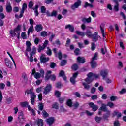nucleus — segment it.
<instances>
[{"label":"nucleus","mask_w":126,"mask_h":126,"mask_svg":"<svg viewBox=\"0 0 126 126\" xmlns=\"http://www.w3.org/2000/svg\"><path fill=\"white\" fill-rule=\"evenodd\" d=\"M87 77L85 79V82H83L82 85L86 90H88L89 89H90V85H89V84L93 82L94 78L98 79V78H99V75L90 72L87 74Z\"/></svg>","instance_id":"1"},{"label":"nucleus","mask_w":126,"mask_h":126,"mask_svg":"<svg viewBox=\"0 0 126 126\" xmlns=\"http://www.w3.org/2000/svg\"><path fill=\"white\" fill-rule=\"evenodd\" d=\"M20 30H21V25H18L14 29L10 30L9 33L11 36L15 37V36H16L18 40H19L20 39Z\"/></svg>","instance_id":"2"},{"label":"nucleus","mask_w":126,"mask_h":126,"mask_svg":"<svg viewBox=\"0 0 126 126\" xmlns=\"http://www.w3.org/2000/svg\"><path fill=\"white\" fill-rule=\"evenodd\" d=\"M38 110H37L38 115H41V111H42V114L43 118H47L48 113L45 110H44V104L43 103H39L38 105Z\"/></svg>","instance_id":"3"},{"label":"nucleus","mask_w":126,"mask_h":126,"mask_svg":"<svg viewBox=\"0 0 126 126\" xmlns=\"http://www.w3.org/2000/svg\"><path fill=\"white\" fill-rule=\"evenodd\" d=\"M36 53H37V48L35 47V46H33L32 52H31L30 53V62L31 63L34 62V58L33 57V56L36 55Z\"/></svg>","instance_id":"4"},{"label":"nucleus","mask_w":126,"mask_h":126,"mask_svg":"<svg viewBox=\"0 0 126 126\" xmlns=\"http://www.w3.org/2000/svg\"><path fill=\"white\" fill-rule=\"evenodd\" d=\"M81 0H77V2H75L73 5H71V8L72 10H74L75 8H78L79 6H81Z\"/></svg>","instance_id":"5"},{"label":"nucleus","mask_w":126,"mask_h":126,"mask_svg":"<svg viewBox=\"0 0 126 126\" xmlns=\"http://www.w3.org/2000/svg\"><path fill=\"white\" fill-rule=\"evenodd\" d=\"M107 109H108V108L107 107V104H102L101 107H100V108L98 109V115L99 116H101V115H102V111L106 112L107 111Z\"/></svg>","instance_id":"6"},{"label":"nucleus","mask_w":126,"mask_h":126,"mask_svg":"<svg viewBox=\"0 0 126 126\" xmlns=\"http://www.w3.org/2000/svg\"><path fill=\"white\" fill-rule=\"evenodd\" d=\"M47 45H48V40H45L42 46V45H39L37 48L38 53H41L43 50H44V49L47 47Z\"/></svg>","instance_id":"7"},{"label":"nucleus","mask_w":126,"mask_h":126,"mask_svg":"<svg viewBox=\"0 0 126 126\" xmlns=\"http://www.w3.org/2000/svg\"><path fill=\"white\" fill-rule=\"evenodd\" d=\"M5 63L6 66L9 67V68H12L13 66V64H12V62L9 59L5 58Z\"/></svg>","instance_id":"8"},{"label":"nucleus","mask_w":126,"mask_h":126,"mask_svg":"<svg viewBox=\"0 0 126 126\" xmlns=\"http://www.w3.org/2000/svg\"><path fill=\"white\" fill-rule=\"evenodd\" d=\"M108 74H109V70L107 69L102 70L100 71V75L102 76L103 79H106V77L108 76Z\"/></svg>","instance_id":"9"},{"label":"nucleus","mask_w":126,"mask_h":126,"mask_svg":"<svg viewBox=\"0 0 126 126\" xmlns=\"http://www.w3.org/2000/svg\"><path fill=\"white\" fill-rule=\"evenodd\" d=\"M106 113L103 114V119L104 121H109V118H110V116L111 115V111L107 109Z\"/></svg>","instance_id":"10"},{"label":"nucleus","mask_w":126,"mask_h":126,"mask_svg":"<svg viewBox=\"0 0 126 126\" xmlns=\"http://www.w3.org/2000/svg\"><path fill=\"white\" fill-rule=\"evenodd\" d=\"M59 76V77H62L64 81H66L67 80V77H66V75H65V73H64V71L63 70L60 71Z\"/></svg>","instance_id":"11"},{"label":"nucleus","mask_w":126,"mask_h":126,"mask_svg":"<svg viewBox=\"0 0 126 126\" xmlns=\"http://www.w3.org/2000/svg\"><path fill=\"white\" fill-rule=\"evenodd\" d=\"M89 106L90 108H92V111H93V112H96V111L98 110V106L97 105H95L93 102L89 103Z\"/></svg>","instance_id":"12"},{"label":"nucleus","mask_w":126,"mask_h":126,"mask_svg":"<svg viewBox=\"0 0 126 126\" xmlns=\"http://www.w3.org/2000/svg\"><path fill=\"white\" fill-rule=\"evenodd\" d=\"M6 11L8 13H10V12L12 11V7L11 6V4H10V2H7V3L6 4Z\"/></svg>","instance_id":"13"},{"label":"nucleus","mask_w":126,"mask_h":126,"mask_svg":"<svg viewBox=\"0 0 126 126\" xmlns=\"http://www.w3.org/2000/svg\"><path fill=\"white\" fill-rule=\"evenodd\" d=\"M46 55L42 54L40 57V63H46L48 62V58H46Z\"/></svg>","instance_id":"14"},{"label":"nucleus","mask_w":126,"mask_h":126,"mask_svg":"<svg viewBox=\"0 0 126 126\" xmlns=\"http://www.w3.org/2000/svg\"><path fill=\"white\" fill-rule=\"evenodd\" d=\"M97 35H98V33L97 32H95L94 33V34L92 35V37H91V38H92L93 42H97V41L99 40V37Z\"/></svg>","instance_id":"15"},{"label":"nucleus","mask_w":126,"mask_h":126,"mask_svg":"<svg viewBox=\"0 0 126 126\" xmlns=\"http://www.w3.org/2000/svg\"><path fill=\"white\" fill-rule=\"evenodd\" d=\"M55 121H56V120L55 119V117H49L48 119V124L49 125V126H52L53 124L55 123Z\"/></svg>","instance_id":"16"},{"label":"nucleus","mask_w":126,"mask_h":126,"mask_svg":"<svg viewBox=\"0 0 126 126\" xmlns=\"http://www.w3.org/2000/svg\"><path fill=\"white\" fill-rule=\"evenodd\" d=\"M77 63H84L86 62L85 58L78 56L77 58Z\"/></svg>","instance_id":"17"},{"label":"nucleus","mask_w":126,"mask_h":126,"mask_svg":"<svg viewBox=\"0 0 126 126\" xmlns=\"http://www.w3.org/2000/svg\"><path fill=\"white\" fill-rule=\"evenodd\" d=\"M113 2L115 3L116 5L114 6V9L115 11L118 12L120 10L119 6L120 4H119V2H118V0H113Z\"/></svg>","instance_id":"18"},{"label":"nucleus","mask_w":126,"mask_h":126,"mask_svg":"<svg viewBox=\"0 0 126 126\" xmlns=\"http://www.w3.org/2000/svg\"><path fill=\"white\" fill-rule=\"evenodd\" d=\"M65 29H69V31L73 33L74 32V27L70 24L66 25L65 27Z\"/></svg>","instance_id":"19"},{"label":"nucleus","mask_w":126,"mask_h":126,"mask_svg":"<svg viewBox=\"0 0 126 126\" xmlns=\"http://www.w3.org/2000/svg\"><path fill=\"white\" fill-rule=\"evenodd\" d=\"M25 10H23V9H22V10L20 11V15H18V14H16L15 15V17L16 18V19H19V18H22L23 17V14H24V11Z\"/></svg>","instance_id":"20"},{"label":"nucleus","mask_w":126,"mask_h":126,"mask_svg":"<svg viewBox=\"0 0 126 126\" xmlns=\"http://www.w3.org/2000/svg\"><path fill=\"white\" fill-rule=\"evenodd\" d=\"M90 64L92 68H96L97 66H98V63L96 61H91L90 62Z\"/></svg>","instance_id":"21"},{"label":"nucleus","mask_w":126,"mask_h":126,"mask_svg":"<svg viewBox=\"0 0 126 126\" xmlns=\"http://www.w3.org/2000/svg\"><path fill=\"white\" fill-rule=\"evenodd\" d=\"M35 30L37 32H40V31H42L43 30V26L41 24H37L35 26Z\"/></svg>","instance_id":"22"},{"label":"nucleus","mask_w":126,"mask_h":126,"mask_svg":"<svg viewBox=\"0 0 126 126\" xmlns=\"http://www.w3.org/2000/svg\"><path fill=\"white\" fill-rule=\"evenodd\" d=\"M50 79L52 81H56V79H57V76L56 75L52 74L50 75H48V80Z\"/></svg>","instance_id":"23"},{"label":"nucleus","mask_w":126,"mask_h":126,"mask_svg":"<svg viewBox=\"0 0 126 126\" xmlns=\"http://www.w3.org/2000/svg\"><path fill=\"white\" fill-rule=\"evenodd\" d=\"M36 123L38 126H44V121L41 119H38L36 121Z\"/></svg>","instance_id":"24"},{"label":"nucleus","mask_w":126,"mask_h":126,"mask_svg":"<svg viewBox=\"0 0 126 126\" xmlns=\"http://www.w3.org/2000/svg\"><path fill=\"white\" fill-rule=\"evenodd\" d=\"M38 8H39V5L38 4L35 5L34 8H32V10H34L35 16H38V15H39V11H38Z\"/></svg>","instance_id":"25"},{"label":"nucleus","mask_w":126,"mask_h":126,"mask_svg":"<svg viewBox=\"0 0 126 126\" xmlns=\"http://www.w3.org/2000/svg\"><path fill=\"white\" fill-rule=\"evenodd\" d=\"M85 35H86L88 38H91L93 34H92V32H91L90 30H87Z\"/></svg>","instance_id":"26"},{"label":"nucleus","mask_w":126,"mask_h":126,"mask_svg":"<svg viewBox=\"0 0 126 126\" xmlns=\"http://www.w3.org/2000/svg\"><path fill=\"white\" fill-rule=\"evenodd\" d=\"M89 7L90 8H93L94 6L92 3H89L88 2H85V4L84 5V8H87V7Z\"/></svg>","instance_id":"27"},{"label":"nucleus","mask_w":126,"mask_h":126,"mask_svg":"<svg viewBox=\"0 0 126 126\" xmlns=\"http://www.w3.org/2000/svg\"><path fill=\"white\" fill-rule=\"evenodd\" d=\"M34 32V26H31L28 30V35L30 33H33Z\"/></svg>","instance_id":"28"},{"label":"nucleus","mask_w":126,"mask_h":126,"mask_svg":"<svg viewBox=\"0 0 126 126\" xmlns=\"http://www.w3.org/2000/svg\"><path fill=\"white\" fill-rule=\"evenodd\" d=\"M82 22H84V23H85V22L90 23V22H91V17H89L88 18H83L82 19Z\"/></svg>","instance_id":"29"},{"label":"nucleus","mask_w":126,"mask_h":126,"mask_svg":"<svg viewBox=\"0 0 126 126\" xmlns=\"http://www.w3.org/2000/svg\"><path fill=\"white\" fill-rule=\"evenodd\" d=\"M52 108L55 109V110H59L60 108V104L58 102H54L52 105Z\"/></svg>","instance_id":"30"},{"label":"nucleus","mask_w":126,"mask_h":126,"mask_svg":"<svg viewBox=\"0 0 126 126\" xmlns=\"http://www.w3.org/2000/svg\"><path fill=\"white\" fill-rule=\"evenodd\" d=\"M72 100L70 99H69L67 100L66 102V105L68 106V107H69L70 108H71L72 107Z\"/></svg>","instance_id":"31"},{"label":"nucleus","mask_w":126,"mask_h":126,"mask_svg":"<svg viewBox=\"0 0 126 126\" xmlns=\"http://www.w3.org/2000/svg\"><path fill=\"white\" fill-rule=\"evenodd\" d=\"M103 26H104L103 24H102L100 25V30L101 31V33L102 34V36L103 37L104 39H105V30L103 28Z\"/></svg>","instance_id":"32"},{"label":"nucleus","mask_w":126,"mask_h":126,"mask_svg":"<svg viewBox=\"0 0 126 126\" xmlns=\"http://www.w3.org/2000/svg\"><path fill=\"white\" fill-rule=\"evenodd\" d=\"M48 16H54V17H56L57 15H58V12L56 10H53L52 12L51 13V15L49 14V12L48 13Z\"/></svg>","instance_id":"33"},{"label":"nucleus","mask_w":126,"mask_h":126,"mask_svg":"<svg viewBox=\"0 0 126 126\" xmlns=\"http://www.w3.org/2000/svg\"><path fill=\"white\" fill-rule=\"evenodd\" d=\"M74 53L75 56H79L80 55V49L78 48L75 49Z\"/></svg>","instance_id":"34"},{"label":"nucleus","mask_w":126,"mask_h":126,"mask_svg":"<svg viewBox=\"0 0 126 126\" xmlns=\"http://www.w3.org/2000/svg\"><path fill=\"white\" fill-rule=\"evenodd\" d=\"M98 53L95 52L94 55V57L92 58V61L94 62V61H97L98 60Z\"/></svg>","instance_id":"35"},{"label":"nucleus","mask_w":126,"mask_h":126,"mask_svg":"<svg viewBox=\"0 0 126 126\" xmlns=\"http://www.w3.org/2000/svg\"><path fill=\"white\" fill-rule=\"evenodd\" d=\"M71 69L74 71H76L78 69V65L77 64H74L71 66Z\"/></svg>","instance_id":"36"},{"label":"nucleus","mask_w":126,"mask_h":126,"mask_svg":"<svg viewBox=\"0 0 126 126\" xmlns=\"http://www.w3.org/2000/svg\"><path fill=\"white\" fill-rule=\"evenodd\" d=\"M76 33L77 34V35H78L79 36H81L82 37H84V36H85V33L82 32H79V31H76Z\"/></svg>","instance_id":"37"},{"label":"nucleus","mask_w":126,"mask_h":126,"mask_svg":"<svg viewBox=\"0 0 126 126\" xmlns=\"http://www.w3.org/2000/svg\"><path fill=\"white\" fill-rule=\"evenodd\" d=\"M33 6H34V2L32 1H30L28 5L29 8H30V9L33 10V8H33Z\"/></svg>","instance_id":"38"},{"label":"nucleus","mask_w":126,"mask_h":126,"mask_svg":"<svg viewBox=\"0 0 126 126\" xmlns=\"http://www.w3.org/2000/svg\"><path fill=\"white\" fill-rule=\"evenodd\" d=\"M28 105V102H27V101L22 102L20 103V106L23 108H26V107H27Z\"/></svg>","instance_id":"39"},{"label":"nucleus","mask_w":126,"mask_h":126,"mask_svg":"<svg viewBox=\"0 0 126 126\" xmlns=\"http://www.w3.org/2000/svg\"><path fill=\"white\" fill-rule=\"evenodd\" d=\"M33 93L34 92H33V91H32V90L31 89H30L29 90H27L25 91V95H26V94H27L28 95H29V94L32 95V94H33Z\"/></svg>","instance_id":"40"},{"label":"nucleus","mask_w":126,"mask_h":126,"mask_svg":"<svg viewBox=\"0 0 126 126\" xmlns=\"http://www.w3.org/2000/svg\"><path fill=\"white\" fill-rule=\"evenodd\" d=\"M102 120V117H99V116H96L95 117V121L96 122V123H98V124H99V123H101V121Z\"/></svg>","instance_id":"41"},{"label":"nucleus","mask_w":126,"mask_h":126,"mask_svg":"<svg viewBox=\"0 0 126 126\" xmlns=\"http://www.w3.org/2000/svg\"><path fill=\"white\" fill-rule=\"evenodd\" d=\"M41 76H42L41 75V74L39 72H36L35 73V74H34V78L36 79H39L41 78Z\"/></svg>","instance_id":"42"},{"label":"nucleus","mask_w":126,"mask_h":126,"mask_svg":"<svg viewBox=\"0 0 126 126\" xmlns=\"http://www.w3.org/2000/svg\"><path fill=\"white\" fill-rule=\"evenodd\" d=\"M66 63H67V61L66 60H63L61 62V66H64V65L66 64Z\"/></svg>","instance_id":"43"},{"label":"nucleus","mask_w":126,"mask_h":126,"mask_svg":"<svg viewBox=\"0 0 126 126\" xmlns=\"http://www.w3.org/2000/svg\"><path fill=\"white\" fill-rule=\"evenodd\" d=\"M62 94H61V93L59 91H55V95L57 97V98H60L61 97Z\"/></svg>","instance_id":"44"},{"label":"nucleus","mask_w":126,"mask_h":126,"mask_svg":"<svg viewBox=\"0 0 126 126\" xmlns=\"http://www.w3.org/2000/svg\"><path fill=\"white\" fill-rule=\"evenodd\" d=\"M91 50L92 51H95L96 50V43L93 42L91 44Z\"/></svg>","instance_id":"45"},{"label":"nucleus","mask_w":126,"mask_h":126,"mask_svg":"<svg viewBox=\"0 0 126 126\" xmlns=\"http://www.w3.org/2000/svg\"><path fill=\"white\" fill-rule=\"evenodd\" d=\"M21 37H22V39H27V36L26 35V33L25 32H22L21 34Z\"/></svg>","instance_id":"46"},{"label":"nucleus","mask_w":126,"mask_h":126,"mask_svg":"<svg viewBox=\"0 0 126 126\" xmlns=\"http://www.w3.org/2000/svg\"><path fill=\"white\" fill-rule=\"evenodd\" d=\"M58 98H59L58 100H59V102L60 104H63V102H64V100H65L64 97H60Z\"/></svg>","instance_id":"47"},{"label":"nucleus","mask_w":126,"mask_h":126,"mask_svg":"<svg viewBox=\"0 0 126 126\" xmlns=\"http://www.w3.org/2000/svg\"><path fill=\"white\" fill-rule=\"evenodd\" d=\"M107 106H108V107H110V108H113V107L115 106V104L112 102H108L106 105V107Z\"/></svg>","instance_id":"48"},{"label":"nucleus","mask_w":126,"mask_h":126,"mask_svg":"<svg viewBox=\"0 0 126 126\" xmlns=\"http://www.w3.org/2000/svg\"><path fill=\"white\" fill-rule=\"evenodd\" d=\"M56 66H57V64H56L55 62H51L50 63V67L51 68H55V67Z\"/></svg>","instance_id":"49"},{"label":"nucleus","mask_w":126,"mask_h":126,"mask_svg":"<svg viewBox=\"0 0 126 126\" xmlns=\"http://www.w3.org/2000/svg\"><path fill=\"white\" fill-rule=\"evenodd\" d=\"M18 119H23L24 118V115H23V112L21 111L19 115H18Z\"/></svg>","instance_id":"50"},{"label":"nucleus","mask_w":126,"mask_h":126,"mask_svg":"<svg viewBox=\"0 0 126 126\" xmlns=\"http://www.w3.org/2000/svg\"><path fill=\"white\" fill-rule=\"evenodd\" d=\"M56 87H57V88H62V87H63V84H62V83H61V82H58L56 83Z\"/></svg>","instance_id":"51"},{"label":"nucleus","mask_w":126,"mask_h":126,"mask_svg":"<svg viewBox=\"0 0 126 126\" xmlns=\"http://www.w3.org/2000/svg\"><path fill=\"white\" fill-rule=\"evenodd\" d=\"M115 115L116 116L117 115V118H121L122 117V113H119V112L117 111H115L114 112Z\"/></svg>","instance_id":"52"},{"label":"nucleus","mask_w":126,"mask_h":126,"mask_svg":"<svg viewBox=\"0 0 126 126\" xmlns=\"http://www.w3.org/2000/svg\"><path fill=\"white\" fill-rule=\"evenodd\" d=\"M114 126H120L121 123H120V121L119 120H116L114 122Z\"/></svg>","instance_id":"53"},{"label":"nucleus","mask_w":126,"mask_h":126,"mask_svg":"<svg viewBox=\"0 0 126 126\" xmlns=\"http://www.w3.org/2000/svg\"><path fill=\"white\" fill-rule=\"evenodd\" d=\"M22 77L24 79L25 82H27V80H28V79L27 78V75H26V74H23L22 75Z\"/></svg>","instance_id":"54"},{"label":"nucleus","mask_w":126,"mask_h":126,"mask_svg":"<svg viewBox=\"0 0 126 126\" xmlns=\"http://www.w3.org/2000/svg\"><path fill=\"white\" fill-rule=\"evenodd\" d=\"M40 9L41 13H46V7L42 6L41 7Z\"/></svg>","instance_id":"55"},{"label":"nucleus","mask_w":126,"mask_h":126,"mask_svg":"<svg viewBox=\"0 0 126 126\" xmlns=\"http://www.w3.org/2000/svg\"><path fill=\"white\" fill-rule=\"evenodd\" d=\"M19 123L20 124H24L25 123V118H19Z\"/></svg>","instance_id":"56"},{"label":"nucleus","mask_w":126,"mask_h":126,"mask_svg":"<svg viewBox=\"0 0 126 126\" xmlns=\"http://www.w3.org/2000/svg\"><path fill=\"white\" fill-rule=\"evenodd\" d=\"M75 78H73L72 77L70 78V81L72 83V84H75Z\"/></svg>","instance_id":"57"},{"label":"nucleus","mask_w":126,"mask_h":126,"mask_svg":"<svg viewBox=\"0 0 126 126\" xmlns=\"http://www.w3.org/2000/svg\"><path fill=\"white\" fill-rule=\"evenodd\" d=\"M52 88H53V86L51 84H49L48 85V93H49V92L51 91Z\"/></svg>","instance_id":"58"},{"label":"nucleus","mask_w":126,"mask_h":126,"mask_svg":"<svg viewBox=\"0 0 126 126\" xmlns=\"http://www.w3.org/2000/svg\"><path fill=\"white\" fill-rule=\"evenodd\" d=\"M58 59L60 60H62L63 58V54L62 53V51H60L59 53H58Z\"/></svg>","instance_id":"59"},{"label":"nucleus","mask_w":126,"mask_h":126,"mask_svg":"<svg viewBox=\"0 0 126 126\" xmlns=\"http://www.w3.org/2000/svg\"><path fill=\"white\" fill-rule=\"evenodd\" d=\"M108 98V95L106 94H103L102 95L101 99L102 100H106Z\"/></svg>","instance_id":"60"},{"label":"nucleus","mask_w":126,"mask_h":126,"mask_svg":"<svg viewBox=\"0 0 126 126\" xmlns=\"http://www.w3.org/2000/svg\"><path fill=\"white\" fill-rule=\"evenodd\" d=\"M36 96L35 95V93H32L31 95V99L35 100V99H36Z\"/></svg>","instance_id":"61"},{"label":"nucleus","mask_w":126,"mask_h":126,"mask_svg":"<svg viewBox=\"0 0 126 126\" xmlns=\"http://www.w3.org/2000/svg\"><path fill=\"white\" fill-rule=\"evenodd\" d=\"M95 92H96L95 88L94 87H92L91 90V93H92V94H94V93H95Z\"/></svg>","instance_id":"62"},{"label":"nucleus","mask_w":126,"mask_h":126,"mask_svg":"<svg viewBox=\"0 0 126 126\" xmlns=\"http://www.w3.org/2000/svg\"><path fill=\"white\" fill-rule=\"evenodd\" d=\"M13 12L16 13V12H18L19 11V8L18 7H15L13 8Z\"/></svg>","instance_id":"63"},{"label":"nucleus","mask_w":126,"mask_h":126,"mask_svg":"<svg viewBox=\"0 0 126 126\" xmlns=\"http://www.w3.org/2000/svg\"><path fill=\"white\" fill-rule=\"evenodd\" d=\"M44 94L47 95L48 94V85H46V87L44 89V91L43 92Z\"/></svg>","instance_id":"64"}]
</instances>
